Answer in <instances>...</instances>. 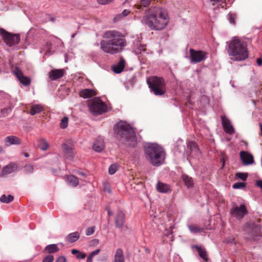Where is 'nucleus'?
Masks as SVG:
<instances>
[{
	"label": "nucleus",
	"mask_w": 262,
	"mask_h": 262,
	"mask_svg": "<svg viewBox=\"0 0 262 262\" xmlns=\"http://www.w3.org/2000/svg\"><path fill=\"white\" fill-rule=\"evenodd\" d=\"M100 41L101 50L105 53L114 55L121 52L127 45L125 36L116 30L105 31Z\"/></svg>",
	"instance_id": "f257e3e1"
},
{
	"label": "nucleus",
	"mask_w": 262,
	"mask_h": 262,
	"mask_svg": "<svg viewBox=\"0 0 262 262\" xmlns=\"http://www.w3.org/2000/svg\"><path fill=\"white\" fill-rule=\"evenodd\" d=\"M169 20L167 11L161 7H150L146 10L143 16L142 23L152 30L164 29Z\"/></svg>",
	"instance_id": "f03ea898"
},
{
	"label": "nucleus",
	"mask_w": 262,
	"mask_h": 262,
	"mask_svg": "<svg viewBox=\"0 0 262 262\" xmlns=\"http://www.w3.org/2000/svg\"><path fill=\"white\" fill-rule=\"evenodd\" d=\"M227 44V52L231 60L242 61L248 58L247 46L241 39L234 37Z\"/></svg>",
	"instance_id": "7ed1b4c3"
},
{
	"label": "nucleus",
	"mask_w": 262,
	"mask_h": 262,
	"mask_svg": "<svg viewBox=\"0 0 262 262\" xmlns=\"http://www.w3.org/2000/svg\"><path fill=\"white\" fill-rule=\"evenodd\" d=\"M146 159L153 166H159L165 160V152L163 148L157 144H148L144 147Z\"/></svg>",
	"instance_id": "20e7f679"
},
{
	"label": "nucleus",
	"mask_w": 262,
	"mask_h": 262,
	"mask_svg": "<svg viewBox=\"0 0 262 262\" xmlns=\"http://www.w3.org/2000/svg\"><path fill=\"white\" fill-rule=\"evenodd\" d=\"M114 131L116 137L122 142L131 145L132 144L130 142H135V132L127 122L123 121L118 122L115 125Z\"/></svg>",
	"instance_id": "39448f33"
},
{
	"label": "nucleus",
	"mask_w": 262,
	"mask_h": 262,
	"mask_svg": "<svg viewBox=\"0 0 262 262\" xmlns=\"http://www.w3.org/2000/svg\"><path fill=\"white\" fill-rule=\"evenodd\" d=\"M147 83L151 92L156 96H162L166 91V83L162 77L156 76L147 78Z\"/></svg>",
	"instance_id": "423d86ee"
},
{
	"label": "nucleus",
	"mask_w": 262,
	"mask_h": 262,
	"mask_svg": "<svg viewBox=\"0 0 262 262\" xmlns=\"http://www.w3.org/2000/svg\"><path fill=\"white\" fill-rule=\"evenodd\" d=\"M88 107L90 112L94 115L102 114L107 110L105 104L97 97L88 101Z\"/></svg>",
	"instance_id": "0eeeda50"
},
{
	"label": "nucleus",
	"mask_w": 262,
	"mask_h": 262,
	"mask_svg": "<svg viewBox=\"0 0 262 262\" xmlns=\"http://www.w3.org/2000/svg\"><path fill=\"white\" fill-rule=\"evenodd\" d=\"M245 238L247 239H255L259 235L260 227L252 222H248L244 227Z\"/></svg>",
	"instance_id": "6e6552de"
},
{
	"label": "nucleus",
	"mask_w": 262,
	"mask_h": 262,
	"mask_svg": "<svg viewBox=\"0 0 262 262\" xmlns=\"http://www.w3.org/2000/svg\"><path fill=\"white\" fill-rule=\"evenodd\" d=\"M0 35L2 36L6 45L9 47L17 44L20 41V36L18 34H12L2 28L0 29Z\"/></svg>",
	"instance_id": "1a4fd4ad"
},
{
	"label": "nucleus",
	"mask_w": 262,
	"mask_h": 262,
	"mask_svg": "<svg viewBox=\"0 0 262 262\" xmlns=\"http://www.w3.org/2000/svg\"><path fill=\"white\" fill-rule=\"evenodd\" d=\"M208 53L201 50H194L193 49H189V58L190 62L196 63L205 60L207 58Z\"/></svg>",
	"instance_id": "9d476101"
},
{
	"label": "nucleus",
	"mask_w": 262,
	"mask_h": 262,
	"mask_svg": "<svg viewBox=\"0 0 262 262\" xmlns=\"http://www.w3.org/2000/svg\"><path fill=\"white\" fill-rule=\"evenodd\" d=\"M230 213L237 219L241 220L247 214L248 211L245 205H241L239 207H233L230 210Z\"/></svg>",
	"instance_id": "9b49d317"
},
{
	"label": "nucleus",
	"mask_w": 262,
	"mask_h": 262,
	"mask_svg": "<svg viewBox=\"0 0 262 262\" xmlns=\"http://www.w3.org/2000/svg\"><path fill=\"white\" fill-rule=\"evenodd\" d=\"M14 73L21 83L25 85H29L30 84V79L28 77L24 76V74L18 68H16Z\"/></svg>",
	"instance_id": "f8f14e48"
},
{
	"label": "nucleus",
	"mask_w": 262,
	"mask_h": 262,
	"mask_svg": "<svg viewBox=\"0 0 262 262\" xmlns=\"http://www.w3.org/2000/svg\"><path fill=\"white\" fill-rule=\"evenodd\" d=\"M18 166L17 164L14 163H10L8 165L5 166L1 170L0 176L4 177L6 175L10 174L17 170Z\"/></svg>",
	"instance_id": "ddd939ff"
},
{
	"label": "nucleus",
	"mask_w": 262,
	"mask_h": 262,
	"mask_svg": "<svg viewBox=\"0 0 262 262\" xmlns=\"http://www.w3.org/2000/svg\"><path fill=\"white\" fill-rule=\"evenodd\" d=\"M64 74V69H53L48 73V76L50 80H56L62 77Z\"/></svg>",
	"instance_id": "4468645a"
},
{
	"label": "nucleus",
	"mask_w": 262,
	"mask_h": 262,
	"mask_svg": "<svg viewBox=\"0 0 262 262\" xmlns=\"http://www.w3.org/2000/svg\"><path fill=\"white\" fill-rule=\"evenodd\" d=\"M221 119L225 132L229 134H233L234 133V129L229 120L225 116H222Z\"/></svg>",
	"instance_id": "2eb2a0df"
},
{
	"label": "nucleus",
	"mask_w": 262,
	"mask_h": 262,
	"mask_svg": "<svg viewBox=\"0 0 262 262\" xmlns=\"http://www.w3.org/2000/svg\"><path fill=\"white\" fill-rule=\"evenodd\" d=\"M241 159L245 165L252 164L254 163V159L252 155L247 151L240 152Z\"/></svg>",
	"instance_id": "dca6fc26"
},
{
	"label": "nucleus",
	"mask_w": 262,
	"mask_h": 262,
	"mask_svg": "<svg viewBox=\"0 0 262 262\" xmlns=\"http://www.w3.org/2000/svg\"><path fill=\"white\" fill-rule=\"evenodd\" d=\"M5 142L6 146H9L12 145H19L21 143V140L18 137L11 135L5 138Z\"/></svg>",
	"instance_id": "f3484780"
},
{
	"label": "nucleus",
	"mask_w": 262,
	"mask_h": 262,
	"mask_svg": "<svg viewBox=\"0 0 262 262\" xmlns=\"http://www.w3.org/2000/svg\"><path fill=\"white\" fill-rule=\"evenodd\" d=\"M125 222V214L119 210L115 218V224L117 227L121 228Z\"/></svg>",
	"instance_id": "a211bd4d"
},
{
	"label": "nucleus",
	"mask_w": 262,
	"mask_h": 262,
	"mask_svg": "<svg viewBox=\"0 0 262 262\" xmlns=\"http://www.w3.org/2000/svg\"><path fill=\"white\" fill-rule=\"evenodd\" d=\"M97 95L96 91L93 89H86L81 90L79 92V95L84 99L90 98Z\"/></svg>",
	"instance_id": "6ab92c4d"
},
{
	"label": "nucleus",
	"mask_w": 262,
	"mask_h": 262,
	"mask_svg": "<svg viewBox=\"0 0 262 262\" xmlns=\"http://www.w3.org/2000/svg\"><path fill=\"white\" fill-rule=\"evenodd\" d=\"M104 148V141L102 139L97 140L93 144V148L97 152H101Z\"/></svg>",
	"instance_id": "aec40b11"
},
{
	"label": "nucleus",
	"mask_w": 262,
	"mask_h": 262,
	"mask_svg": "<svg viewBox=\"0 0 262 262\" xmlns=\"http://www.w3.org/2000/svg\"><path fill=\"white\" fill-rule=\"evenodd\" d=\"M125 258L123 250L121 248L116 250L114 255V262H124Z\"/></svg>",
	"instance_id": "412c9836"
},
{
	"label": "nucleus",
	"mask_w": 262,
	"mask_h": 262,
	"mask_svg": "<svg viewBox=\"0 0 262 262\" xmlns=\"http://www.w3.org/2000/svg\"><path fill=\"white\" fill-rule=\"evenodd\" d=\"M193 248H195L198 253L199 256L203 259L205 261H207L208 258H207V252L205 250V249L202 248L201 247L197 246V245H194L192 246Z\"/></svg>",
	"instance_id": "4be33fe9"
},
{
	"label": "nucleus",
	"mask_w": 262,
	"mask_h": 262,
	"mask_svg": "<svg viewBox=\"0 0 262 262\" xmlns=\"http://www.w3.org/2000/svg\"><path fill=\"white\" fill-rule=\"evenodd\" d=\"M80 237V234L78 232H74L68 234L66 239L70 243H74L76 242Z\"/></svg>",
	"instance_id": "5701e85b"
},
{
	"label": "nucleus",
	"mask_w": 262,
	"mask_h": 262,
	"mask_svg": "<svg viewBox=\"0 0 262 262\" xmlns=\"http://www.w3.org/2000/svg\"><path fill=\"white\" fill-rule=\"evenodd\" d=\"M62 150L67 158L70 159L73 157L74 152L72 148L69 145L66 144H63L62 146Z\"/></svg>",
	"instance_id": "b1692460"
},
{
	"label": "nucleus",
	"mask_w": 262,
	"mask_h": 262,
	"mask_svg": "<svg viewBox=\"0 0 262 262\" xmlns=\"http://www.w3.org/2000/svg\"><path fill=\"white\" fill-rule=\"evenodd\" d=\"M157 189L160 192L166 193L169 191L170 187L169 185L166 184L158 182L157 185Z\"/></svg>",
	"instance_id": "393cba45"
},
{
	"label": "nucleus",
	"mask_w": 262,
	"mask_h": 262,
	"mask_svg": "<svg viewBox=\"0 0 262 262\" xmlns=\"http://www.w3.org/2000/svg\"><path fill=\"white\" fill-rule=\"evenodd\" d=\"M124 68V61L123 59L120 60L118 64L113 67V71L116 73H120Z\"/></svg>",
	"instance_id": "a878e982"
},
{
	"label": "nucleus",
	"mask_w": 262,
	"mask_h": 262,
	"mask_svg": "<svg viewBox=\"0 0 262 262\" xmlns=\"http://www.w3.org/2000/svg\"><path fill=\"white\" fill-rule=\"evenodd\" d=\"M67 182L70 185L73 187L77 186L79 183L78 179L73 175H70L68 177Z\"/></svg>",
	"instance_id": "bb28decb"
},
{
	"label": "nucleus",
	"mask_w": 262,
	"mask_h": 262,
	"mask_svg": "<svg viewBox=\"0 0 262 262\" xmlns=\"http://www.w3.org/2000/svg\"><path fill=\"white\" fill-rule=\"evenodd\" d=\"M43 110L42 106L40 104H36L32 106L30 109L31 115H34L41 112Z\"/></svg>",
	"instance_id": "cd10ccee"
},
{
	"label": "nucleus",
	"mask_w": 262,
	"mask_h": 262,
	"mask_svg": "<svg viewBox=\"0 0 262 262\" xmlns=\"http://www.w3.org/2000/svg\"><path fill=\"white\" fill-rule=\"evenodd\" d=\"M151 2V0H141L139 4H137L135 7L138 9H141L144 7H148Z\"/></svg>",
	"instance_id": "c85d7f7f"
},
{
	"label": "nucleus",
	"mask_w": 262,
	"mask_h": 262,
	"mask_svg": "<svg viewBox=\"0 0 262 262\" xmlns=\"http://www.w3.org/2000/svg\"><path fill=\"white\" fill-rule=\"evenodd\" d=\"M45 250H46L49 253H53L58 252L59 251V248L57 245L51 244L46 247Z\"/></svg>",
	"instance_id": "c756f323"
},
{
	"label": "nucleus",
	"mask_w": 262,
	"mask_h": 262,
	"mask_svg": "<svg viewBox=\"0 0 262 262\" xmlns=\"http://www.w3.org/2000/svg\"><path fill=\"white\" fill-rule=\"evenodd\" d=\"M38 142V146L42 150H47L49 148V144L45 139H40Z\"/></svg>",
	"instance_id": "7c9ffc66"
},
{
	"label": "nucleus",
	"mask_w": 262,
	"mask_h": 262,
	"mask_svg": "<svg viewBox=\"0 0 262 262\" xmlns=\"http://www.w3.org/2000/svg\"><path fill=\"white\" fill-rule=\"evenodd\" d=\"M188 227L189 230L193 233L203 232L204 230L203 228H201L195 225H190L188 226Z\"/></svg>",
	"instance_id": "2f4dec72"
},
{
	"label": "nucleus",
	"mask_w": 262,
	"mask_h": 262,
	"mask_svg": "<svg viewBox=\"0 0 262 262\" xmlns=\"http://www.w3.org/2000/svg\"><path fill=\"white\" fill-rule=\"evenodd\" d=\"M14 199V197L9 194L7 196L5 194H3L1 196L0 198V201L3 203H9L12 202Z\"/></svg>",
	"instance_id": "473e14b6"
},
{
	"label": "nucleus",
	"mask_w": 262,
	"mask_h": 262,
	"mask_svg": "<svg viewBox=\"0 0 262 262\" xmlns=\"http://www.w3.org/2000/svg\"><path fill=\"white\" fill-rule=\"evenodd\" d=\"M183 181L185 184V185L188 187H191L193 185V180L191 178L188 176H183Z\"/></svg>",
	"instance_id": "72a5a7b5"
},
{
	"label": "nucleus",
	"mask_w": 262,
	"mask_h": 262,
	"mask_svg": "<svg viewBox=\"0 0 262 262\" xmlns=\"http://www.w3.org/2000/svg\"><path fill=\"white\" fill-rule=\"evenodd\" d=\"M130 13V11L127 9H124L121 14L118 15L117 17L115 18V19H121L123 17L127 16Z\"/></svg>",
	"instance_id": "f704fd0d"
},
{
	"label": "nucleus",
	"mask_w": 262,
	"mask_h": 262,
	"mask_svg": "<svg viewBox=\"0 0 262 262\" xmlns=\"http://www.w3.org/2000/svg\"><path fill=\"white\" fill-rule=\"evenodd\" d=\"M68 118L67 117H64L62 119L60 123V126L61 128L64 129L68 126Z\"/></svg>",
	"instance_id": "c9c22d12"
},
{
	"label": "nucleus",
	"mask_w": 262,
	"mask_h": 262,
	"mask_svg": "<svg viewBox=\"0 0 262 262\" xmlns=\"http://www.w3.org/2000/svg\"><path fill=\"white\" fill-rule=\"evenodd\" d=\"M235 176L243 181H246L248 177V173L237 172L235 174Z\"/></svg>",
	"instance_id": "e433bc0d"
},
{
	"label": "nucleus",
	"mask_w": 262,
	"mask_h": 262,
	"mask_svg": "<svg viewBox=\"0 0 262 262\" xmlns=\"http://www.w3.org/2000/svg\"><path fill=\"white\" fill-rule=\"evenodd\" d=\"M246 187V183L243 182H237L233 184V188L234 189L244 188Z\"/></svg>",
	"instance_id": "4c0bfd02"
},
{
	"label": "nucleus",
	"mask_w": 262,
	"mask_h": 262,
	"mask_svg": "<svg viewBox=\"0 0 262 262\" xmlns=\"http://www.w3.org/2000/svg\"><path fill=\"white\" fill-rule=\"evenodd\" d=\"M34 168L31 165H27L24 167V171L26 173H31L33 171Z\"/></svg>",
	"instance_id": "58836bf2"
},
{
	"label": "nucleus",
	"mask_w": 262,
	"mask_h": 262,
	"mask_svg": "<svg viewBox=\"0 0 262 262\" xmlns=\"http://www.w3.org/2000/svg\"><path fill=\"white\" fill-rule=\"evenodd\" d=\"M54 257L52 255H48L44 257L42 262H53Z\"/></svg>",
	"instance_id": "ea45409f"
},
{
	"label": "nucleus",
	"mask_w": 262,
	"mask_h": 262,
	"mask_svg": "<svg viewBox=\"0 0 262 262\" xmlns=\"http://www.w3.org/2000/svg\"><path fill=\"white\" fill-rule=\"evenodd\" d=\"M117 166L115 164L111 165L108 169V172L110 174H114L117 170Z\"/></svg>",
	"instance_id": "a19ab883"
},
{
	"label": "nucleus",
	"mask_w": 262,
	"mask_h": 262,
	"mask_svg": "<svg viewBox=\"0 0 262 262\" xmlns=\"http://www.w3.org/2000/svg\"><path fill=\"white\" fill-rule=\"evenodd\" d=\"M188 147L191 150H198V146L196 144L193 142H189L188 143Z\"/></svg>",
	"instance_id": "79ce46f5"
},
{
	"label": "nucleus",
	"mask_w": 262,
	"mask_h": 262,
	"mask_svg": "<svg viewBox=\"0 0 262 262\" xmlns=\"http://www.w3.org/2000/svg\"><path fill=\"white\" fill-rule=\"evenodd\" d=\"M114 1V0H97V3L100 5H107Z\"/></svg>",
	"instance_id": "37998d69"
},
{
	"label": "nucleus",
	"mask_w": 262,
	"mask_h": 262,
	"mask_svg": "<svg viewBox=\"0 0 262 262\" xmlns=\"http://www.w3.org/2000/svg\"><path fill=\"white\" fill-rule=\"evenodd\" d=\"M236 18V16L233 14H230L229 15V20L230 23L234 25L235 24V19Z\"/></svg>",
	"instance_id": "c03bdc74"
},
{
	"label": "nucleus",
	"mask_w": 262,
	"mask_h": 262,
	"mask_svg": "<svg viewBox=\"0 0 262 262\" xmlns=\"http://www.w3.org/2000/svg\"><path fill=\"white\" fill-rule=\"evenodd\" d=\"M94 227H92L90 228H88L86 231V235H90L94 233Z\"/></svg>",
	"instance_id": "a18cd8bd"
},
{
	"label": "nucleus",
	"mask_w": 262,
	"mask_h": 262,
	"mask_svg": "<svg viewBox=\"0 0 262 262\" xmlns=\"http://www.w3.org/2000/svg\"><path fill=\"white\" fill-rule=\"evenodd\" d=\"M86 257V254L84 253H82L80 251V253H78L77 255H76V258L78 259H84Z\"/></svg>",
	"instance_id": "49530a36"
},
{
	"label": "nucleus",
	"mask_w": 262,
	"mask_h": 262,
	"mask_svg": "<svg viewBox=\"0 0 262 262\" xmlns=\"http://www.w3.org/2000/svg\"><path fill=\"white\" fill-rule=\"evenodd\" d=\"M67 259L64 256H59L56 260V262H66Z\"/></svg>",
	"instance_id": "de8ad7c7"
},
{
	"label": "nucleus",
	"mask_w": 262,
	"mask_h": 262,
	"mask_svg": "<svg viewBox=\"0 0 262 262\" xmlns=\"http://www.w3.org/2000/svg\"><path fill=\"white\" fill-rule=\"evenodd\" d=\"M100 252V249H97L94 251H93L90 254V256L92 257H94L95 255H97Z\"/></svg>",
	"instance_id": "09e8293b"
},
{
	"label": "nucleus",
	"mask_w": 262,
	"mask_h": 262,
	"mask_svg": "<svg viewBox=\"0 0 262 262\" xmlns=\"http://www.w3.org/2000/svg\"><path fill=\"white\" fill-rule=\"evenodd\" d=\"M256 185L260 187L262 190V180H258L256 181Z\"/></svg>",
	"instance_id": "8fccbe9b"
},
{
	"label": "nucleus",
	"mask_w": 262,
	"mask_h": 262,
	"mask_svg": "<svg viewBox=\"0 0 262 262\" xmlns=\"http://www.w3.org/2000/svg\"><path fill=\"white\" fill-rule=\"evenodd\" d=\"M256 62L258 66H262V58H257L256 60Z\"/></svg>",
	"instance_id": "3c124183"
},
{
	"label": "nucleus",
	"mask_w": 262,
	"mask_h": 262,
	"mask_svg": "<svg viewBox=\"0 0 262 262\" xmlns=\"http://www.w3.org/2000/svg\"><path fill=\"white\" fill-rule=\"evenodd\" d=\"M71 253L73 255H77L78 253H80V251L77 249H72L71 251Z\"/></svg>",
	"instance_id": "603ef678"
},
{
	"label": "nucleus",
	"mask_w": 262,
	"mask_h": 262,
	"mask_svg": "<svg viewBox=\"0 0 262 262\" xmlns=\"http://www.w3.org/2000/svg\"><path fill=\"white\" fill-rule=\"evenodd\" d=\"M93 258V257L89 255L87 258L86 262H92Z\"/></svg>",
	"instance_id": "864d4df0"
},
{
	"label": "nucleus",
	"mask_w": 262,
	"mask_h": 262,
	"mask_svg": "<svg viewBox=\"0 0 262 262\" xmlns=\"http://www.w3.org/2000/svg\"><path fill=\"white\" fill-rule=\"evenodd\" d=\"M105 186H106V190L109 192H111V188L110 187V186L108 184H105Z\"/></svg>",
	"instance_id": "5fc2aeb1"
},
{
	"label": "nucleus",
	"mask_w": 262,
	"mask_h": 262,
	"mask_svg": "<svg viewBox=\"0 0 262 262\" xmlns=\"http://www.w3.org/2000/svg\"><path fill=\"white\" fill-rule=\"evenodd\" d=\"M221 161L223 163V166H224V165L225 164V158L224 157H222V158L221 159Z\"/></svg>",
	"instance_id": "6e6d98bb"
},
{
	"label": "nucleus",
	"mask_w": 262,
	"mask_h": 262,
	"mask_svg": "<svg viewBox=\"0 0 262 262\" xmlns=\"http://www.w3.org/2000/svg\"><path fill=\"white\" fill-rule=\"evenodd\" d=\"M132 1V0H125V2L123 3V4H125L126 3H129Z\"/></svg>",
	"instance_id": "4d7b16f0"
},
{
	"label": "nucleus",
	"mask_w": 262,
	"mask_h": 262,
	"mask_svg": "<svg viewBox=\"0 0 262 262\" xmlns=\"http://www.w3.org/2000/svg\"><path fill=\"white\" fill-rule=\"evenodd\" d=\"M107 213H108V215H110V216H111V215H113V213H112V212H111L110 210H108Z\"/></svg>",
	"instance_id": "13d9d810"
},
{
	"label": "nucleus",
	"mask_w": 262,
	"mask_h": 262,
	"mask_svg": "<svg viewBox=\"0 0 262 262\" xmlns=\"http://www.w3.org/2000/svg\"><path fill=\"white\" fill-rule=\"evenodd\" d=\"M80 174L81 175H82V176H85V173H83V172H80Z\"/></svg>",
	"instance_id": "bf43d9fd"
},
{
	"label": "nucleus",
	"mask_w": 262,
	"mask_h": 262,
	"mask_svg": "<svg viewBox=\"0 0 262 262\" xmlns=\"http://www.w3.org/2000/svg\"><path fill=\"white\" fill-rule=\"evenodd\" d=\"M25 156L26 157H28L29 156V155L28 154L26 153L25 154Z\"/></svg>",
	"instance_id": "052dcab7"
}]
</instances>
